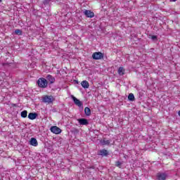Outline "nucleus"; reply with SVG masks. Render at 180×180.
<instances>
[{
  "instance_id": "f257e3e1",
  "label": "nucleus",
  "mask_w": 180,
  "mask_h": 180,
  "mask_svg": "<svg viewBox=\"0 0 180 180\" xmlns=\"http://www.w3.org/2000/svg\"><path fill=\"white\" fill-rule=\"evenodd\" d=\"M48 84L49 83L47 82V79L43 77L39 78L37 81V84L39 88H47Z\"/></svg>"
},
{
  "instance_id": "f03ea898",
  "label": "nucleus",
  "mask_w": 180,
  "mask_h": 180,
  "mask_svg": "<svg viewBox=\"0 0 180 180\" xmlns=\"http://www.w3.org/2000/svg\"><path fill=\"white\" fill-rule=\"evenodd\" d=\"M42 102L44 103H53L54 102V97L53 96H44L42 98Z\"/></svg>"
},
{
  "instance_id": "7ed1b4c3",
  "label": "nucleus",
  "mask_w": 180,
  "mask_h": 180,
  "mask_svg": "<svg viewBox=\"0 0 180 180\" xmlns=\"http://www.w3.org/2000/svg\"><path fill=\"white\" fill-rule=\"evenodd\" d=\"M92 58H94V60H101V58H103V53L101 52L94 53L92 55Z\"/></svg>"
},
{
  "instance_id": "20e7f679",
  "label": "nucleus",
  "mask_w": 180,
  "mask_h": 180,
  "mask_svg": "<svg viewBox=\"0 0 180 180\" xmlns=\"http://www.w3.org/2000/svg\"><path fill=\"white\" fill-rule=\"evenodd\" d=\"M51 131L54 134H60V133H61V129L57 126H53L51 127Z\"/></svg>"
},
{
  "instance_id": "39448f33",
  "label": "nucleus",
  "mask_w": 180,
  "mask_h": 180,
  "mask_svg": "<svg viewBox=\"0 0 180 180\" xmlns=\"http://www.w3.org/2000/svg\"><path fill=\"white\" fill-rule=\"evenodd\" d=\"M167 176H168V175L166 173H158L157 174V179L158 180H166L167 179Z\"/></svg>"
},
{
  "instance_id": "423d86ee",
  "label": "nucleus",
  "mask_w": 180,
  "mask_h": 180,
  "mask_svg": "<svg viewBox=\"0 0 180 180\" xmlns=\"http://www.w3.org/2000/svg\"><path fill=\"white\" fill-rule=\"evenodd\" d=\"M109 153L106 149L101 150L98 152V155H101L102 157H108Z\"/></svg>"
},
{
  "instance_id": "0eeeda50",
  "label": "nucleus",
  "mask_w": 180,
  "mask_h": 180,
  "mask_svg": "<svg viewBox=\"0 0 180 180\" xmlns=\"http://www.w3.org/2000/svg\"><path fill=\"white\" fill-rule=\"evenodd\" d=\"M30 144L33 147H37V146H39V143L37 142V139H36V138H31L30 140Z\"/></svg>"
},
{
  "instance_id": "6e6552de",
  "label": "nucleus",
  "mask_w": 180,
  "mask_h": 180,
  "mask_svg": "<svg viewBox=\"0 0 180 180\" xmlns=\"http://www.w3.org/2000/svg\"><path fill=\"white\" fill-rule=\"evenodd\" d=\"M84 13L85 16H86V18H94V16H95V14L94 13V12H92L89 10H85L84 11Z\"/></svg>"
},
{
  "instance_id": "1a4fd4ad",
  "label": "nucleus",
  "mask_w": 180,
  "mask_h": 180,
  "mask_svg": "<svg viewBox=\"0 0 180 180\" xmlns=\"http://www.w3.org/2000/svg\"><path fill=\"white\" fill-rule=\"evenodd\" d=\"M77 121L82 126H86L87 124H89L88 120L85 118L78 119Z\"/></svg>"
},
{
  "instance_id": "9d476101",
  "label": "nucleus",
  "mask_w": 180,
  "mask_h": 180,
  "mask_svg": "<svg viewBox=\"0 0 180 180\" xmlns=\"http://www.w3.org/2000/svg\"><path fill=\"white\" fill-rule=\"evenodd\" d=\"M72 100L74 103L77 105V106H79V108H81L82 106V103L81 101H79L78 98H75V96H72Z\"/></svg>"
},
{
  "instance_id": "9b49d317",
  "label": "nucleus",
  "mask_w": 180,
  "mask_h": 180,
  "mask_svg": "<svg viewBox=\"0 0 180 180\" xmlns=\"http://www.w3.org/2000/svg\"><path fill=\"white\" fill-rule=\"evenodd\" d=\"M37 117V113L36 112H30L28 115V119L30 120H34Z\"/></svg>"
},
{
  "instance_id": "f8f14e48",
  "label": "nucleus",
  "mask_w": 180,
  "mask_h": 180,
  "mask_svg": "<svg viewBox=\"0 0 180 180\" xmlns=\"http://www.w3.org/2000/svg\"><path fill=\"white\" fill-rule=\"evenodd\" d=\"M81 85L82 88H84V89H88L89 88V83L86 80H84L81 82Z\"/></svg>"
},
{
  "instance_id": "ddd939ff",
  "label": "nucleus",
  "mask_w": 180,
  "mask_h": 180,
  "mask_svg": "<svg viewBox=\"0 0 180 180\" xmlns=\"http://www.w3.org/2000/svg\"><path fill=\"white\" fill-rule=\"evenodd\" d=\"M46 79H48L50 82V84H54V82H56V79L54 78V77L48 75L46 77Z\"/></svg>"
},
{
  "instance_id": "4468645a",
  "label": "nucleus",
  "mask_w": 180,
  "mask_h": 180,
  "mask_svg": "<svg viewBox=\"0 0 180 180\" xmlns=\"http://www.w3.org/2000/svg\"><path fill=\"white\" fill-rule=\"evenodd\" d=\"M135 98H134V94H133L132 93L129 94L128 96V100L130 101L131 102H134L135 101Z\"/></svg>"
},
{
  "instance_id": "2eb2a0df",
  "label": "nucleus",
  "mask_w": 180,
  "mask_h": 180,
  "mask_svg": "<svg viewBox=\"0 0 180 180\" xmlns=\"http://www.w3.org/2000/svg\"><path fill=\"white\" fill-rule=\"evenodd\" d=\"M119 75H124V68L123 67H120L118 69Z\"/></svg>"
},
{
  "instance_id": "dca6fc26",
  "label": "nucleus",
  "mask_w": 180,
  "mask_h": 180,
  "mask_svg": "<svg viewBox=\"0 0 180 180\" xmlns=\"http://www.w3.org/2000/svg\"><path fill=\"white\" fill-rule=\"evenodd\" d=\"M84 112L86 116H90L91 115V109H89V108H88V107H86L84 108Z\"/></svg>"
},
{
  "instance_id": "f3484780",
  "label": "nucleus",
  "mask_w": 180,
  "mask_h": 180,
  "mask_svg": "<svg viewBox=\"0 0 180 180\" xmlns=\"http://www.w3.org/2000/svg\"><path fill=\"white\" fill-rule=\"evenodd\" d=\"M101 143L103 146H109V144H110V141L106 139H103V141H101Z\"/></svg>"
},
{
  "instance_id": "a211bd4d",
  "label": "nucleus",
  "mask_w": 180,
  "mask_h": 180,
  "mask_svg": "<svg viewBox=\"0 0 180 180\" xmlns=\"http://www.w3.org/2000/svg\"><path fill=\"white\" fill-rule=\"evenodd\" d=\"M21 117H27V110H23L21 112Z\"/></svg>"
},
{
  "instance_id": "6ab92c4d",
  "label": "nucleus",
  "mask_w": 180,
  "mask_h": 180,
  "mask_svg": "<svg viewBox=\"0 0 180 180\" xmlns=\"http://www.w3.org/2000/svg\"><path fill=\"white\" fill-rule=\"evenodd\" d=\"M15 33L18 35V36H22V30L17 29L15 30Z\"/></svg>"
},
{
  "instance_id": "aec40b11",
  "label": "nucleus",
  "mask_w": 180,
  "mask_h": 180,
  "mask_svg": "<svg viewBox=\"0 0 180 180\" xmlns=\"http://www.w3.org/2000/svg\"><path fill=\"white\" fill-rule=\"evenodd\" d=\"M120 165H122V162H120V161L116 162V167L120 168Z\"/></svg>"
},
{
  "instance_id": "412c9836",
  "label": "nucleus",
  "mask_w": 180,
  "mask_h": 180,
  "mask_svg": "<svg viewBox=\"0 0 180 180\" xmlns=\"http://www.w3.org/2000/svg\"><path fill=\"white\" fill-rule=\"evenodd\" d=\"M50 1H51V0H44V5H47V4H50Z\"/></svg>"
},
{
  "instance_id": "4be33fe9",
  "label": "nucleus",
  "mask_w": 180,
  "mask_h": 180,
  "mask_svg": "<svg viewBox=\"0 0 180 180\" xmlns=\"http://www.w3.org/2000/svg\"><path fill=\"white\" fill-rule=\"evenodd\" d=\"M151 39H152V40H155V39H157V36L153 35Z\"/></svg>"
},
{
  "instance_id": "5701e85b",
  "label": "nucleus",
  "mask_w": 180,
  "mask_h": 180,
  "mask_svg": "<svg viewBox=\"0 0 180 180\" xmlns=\"http://www.w3.org/2000/svg\"><path fill=\"white\" fill-rule=\"evenodd\" d=\"M172 2H176V0H172Z\"/></svg>"
},
{
  "instance_id": "b1692460",
  "label": "nucleus",
  "mask_w": 180,
  "mask_h": 180,
  "mask_svg": "<svg viewBox=\"0 0 180 180\" xmlns=\"http://www.w3.org/2000/svg\"><path fill=\"white\" fill-rule=\"evenodd\" d=\"M178 115H179V116H180V110L179 111Z\"/></svg>"
},
{
  "instance_id": "393cba45",
  "label": "nucleus",
  "mask_w": 180,
  "mask_h": 180,
  "mask_svg": "<svg viewBox=\"0 0 180 180\" xmlns=\"http://www.w3.org/2000/svg\"><path fill=\"white\" fill-rule=\"evenodd\" d=\"M0 2H2V0H0Z\"/></svg>"
}]
</instances>
